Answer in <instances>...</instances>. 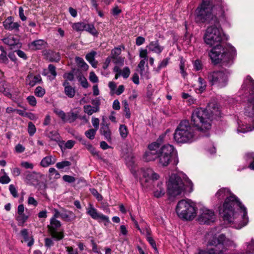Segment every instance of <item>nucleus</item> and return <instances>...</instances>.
Returning a JSON list of instances; mask_svg holds the SVG:
<instances>
[{
	"label": "nucleus",
	"instance_id": "1",
	"mask_svg": "<svg viewBox=\"0 0 254 254\" xmlns=\"http://www.w3.org/2000/svg\"><path fill=\"white\" fill-rule=\"evenodd\" d=\"M227 5L223 0H220L216 6L213 5V0H202L200 6L196 10L195 20L197 23L210 24L212 25L206 30L204 40L207 45L212 46L221 42L224 33L219 24L218 16H223Z\"/></svg>",
	"mask_w": 254,
	"mask_h": 254
},
{
	"label": "nucleus",
	"instance_id": "2",
	"mask_svg": "<svg viewBox=\"0 0 254 254\" xmlns=\"http://www.w3.org/2000/svg\"><path fill=\"white\" fill-rule=\"evenodd\" d=\"M219 199L225 198L220 214L228 223L238 224L237 229L241 228L248 223L247 208L238 198L227 188L219 189L215 194Z\"/></svg>",
	"mask_w": 254,
	"mask_h": 254
},
{
	"label": "nucleus",
	"instance_id": "3",
	"mask_svg": "<svg viewBox=\"0 0 254 254\" xmlns=\"http://www.w3.org/2000/svg\"><path fill=\"white\" fill-rule=\"evenodd\" d=\"M220 115L218 104L211 102L205 108L195 109L192 113L191 122L197 131L202 134V136H208L207 131L211 127V121Z\"/></svg>",
	"mask_w": 254,
	"mask_h": 254
},
{
	"label": "nucleus",
	"instance_id": "4",
	"mask_svg": "<svg viewBox=\"0 0 254 254\" xmlns=\"http://www.w3.org/2000/svg\"><path fill=\"white\" fill-rule=\"evenodd\" d=\"M236 50L232 47H226L222 44H216L209 53L212 62L215 64L222 63L227 65L234 58Z\"/></svg>",
	"mask_w": 254,
	"mask_h": 254
},
{
	"label": "nucleus",
	"instance_id": "5",
	"mask_svg": "<svg viewBox=\"0 0 254 254\" xmlns=\"http://www.w3.org/2000/svg\"><path fill=\"white\" fill-rule=\"evenodd\" d=\"M184 183L181 178L176 174H172L169 178L168 184V193L169 195L175 196L181 194L186 189L189 192L193 190V184L187 178Z\"/></svg>",
	"mask_w": 254,
	"mask_h": 254
},
{
	"label": "nucleus",
	"instance_id": "6",
	"mask_svg": "<svg viewBox=\"0 0 254 254\" xmlns=\"http://www.w3.org/2000/svg\"><path fill=\"white\" fill-rule=\"evenodd\" d=\"M197 138L189 122L186 120L181 122L174 133V138L178 143L191 142Z\"/></svg>",
	"mask_w": 254,
	"mask_h": 254
},
{
	"label": "nucleus",
	"instance_id": "7",
	"mask_svg": "<svg viewBox=\"0 0 254 254\" xmlns=\"http://www.w3.org/2000/svg\"><path fill=\"white\" fill-rule=\"evenodd\" d=\"M235 247L233 242L226 241L225 236L223 234L220 235L218 237L213 236L208 240L205 251L206 254H225L226 249L225 245Z\"/></svg>",
	"mask_w": 254,
	"mask_h": 254
},
{
	"label": "nucleus",
	"instance_id": "8",
	"mask_svg": "<svg viewBox=\"0 0 254 254\" xmlns=\"http://www.w3.org/2000/svg\"><path fill=\"white\" fill-rule=\"evenodd\" d=\"M247 86H249L250 95L248 100L247 105L245 108V115L251 118L253 127H250V129L247 130H241L238 129V132H245L254 129V80L249 75L247 76L244 80L242 88H245Z\"/></svg>",
	"mask_w": 254,
	"mask_h": 254
},
{
	"label": "nucleus",
	"instance_id": "9",
	"mask_svg": "<svg viewBox=\"0 0 254 254\" xmlns=\"http://www.w3.org/2000/svg\"><path fill=\"white\" fill-rule=\"evenodd\" d=\"M176 211L180 218L185 220H192L196 215L194 204L190 200L182 199L179 201Z\"/></svg>",
	"mask_w": 254,
	"mask_h": 254
},
{
	"label": "nucleus",
	"instance_id": "10",
	"mask_svg": "<svg viewBox=\"0 0 254 254\" xmlns=\"http://www.w3.org/2000/svg\"><path fill=\"white\" fill-rule=\"evenodd\" d=\"M177 151L173 145L166 144L161 146L159 143V149L158 150L159 163L163 166H167L173 158L177 157Z\"/></svg>",
	"mask_w": 254,
	"mask_h": 254
},
{
	"label": "nucleus",
	"instance_id": "11",
	"mask_svg": "<svg viewBox=\"0 0 254 254\" xmlns=\"http://www.w3.org/2000/svg\"><path fill=\"white\" fill-rule=\"evenodd\" d=\"M230 74V72L227 69L214 71L208 73L207 78L211 85H216L222 88L227 84L228 78Z\"/></svg>",
	"mask_w": 254,
	"mask_h": 254
},
{
	"label": "nucleus",
	"instance_id": "12",
	"mask_svg": "<svg viewBox=\"0 0 254 254\" xmlns=\"http://www.w3.org/2000/svg\"><path fill=\"white\" fill-rule=\"evenodd\" d=\"M197 220L201 224L209 225L215 221L216 215L212 210L203 207L199 210Z\"/></svg>",
	"mask_w": 254,
	"mask_h": 254
},
{
	"label": "nucleus",
	"instance_id": "13",
	"mask_svg": "<svg viewBox=\"0 0 254 254\" xmlns=\"http://www.w3.org/2000/svg\"><path fill=\"white\" fill-rule=\"evenodd\" d=\"M61 226V223L57 219H50V224L48 225V231L53 239L59 241L64 237V232L58 231Z\"/></svg>",
	"mask_w": 254,
	"mask_h": 254
},
{
	"label": "nucleus",
	"instance_id": "14",
	"mask_svg": "<svg viewBox=\"0 0 254 254\" xmlns=\"http://www.w3.org/2000/svg\"><path fill=\"white\" fill-rule=\"evenodd\" d=\"M159 141H160L158 139L157 141L148 145V150L145 152L143 155V159L145 161L147 162L152 161L158 158V150L159 149Z\"/></svg>",
	"mask_w": 254,
	"mask_h": 254
},
{
	"label": "nucleus",
	"instance_id": "15",
	"mask_svg": "<svg viewBox=\"0 0 254 254\" xmlns=\"http://www.w3.org/2000/svg\"><path fill=\"white\" fill-rule=\"evenodd\" d=\"M24 181L30 185H37L39 184L40 180L43 177V175L40 173L35 172H26L24 174Z\"/></svg>",
	"mask_w": 254,
	"mask_h": 254
},
{
	"label": "nucleus",
	"instance_id": "16",
	"mask_svg": "<svg viewBox=\"0 0 254 254\" xmlns=\"http://www.w3.org/2000/svg\"><path fill=\"white\" fill-rule=\"evenodd\" d=\"M87 214L95 220L101 219L107 223H110L109 218L108 216L98 212L97 210L92 205H90L87 209Z\"/></svg>",
	"mask_w": 254,
	"mask_h": 254
},
{
	"label": "nucleus",
	"instance_id": "17",
	"mask_svg": "<svg viewBox=\"0 0 254 254\" xmlns=\"http://www.w3.org/2000/svg\"><path fill=\"white\" fill-rule=\"evenodd\" d=\"M140 173L143 177L146 179V180H157L159 179V176L152 169L142 168L140 170Z\"/></svg>",
	"mask_w": 254,
	"mask_h": 254
},
{
	"label": "nucleus",
	"instance_id": "18",
	"mask_svg": "<svg viewBox=\"0 0 254 254\" xmlns=\"http://www.w3.org/2000/svg\"><path fill=\"white\" fill-rule=\"evenodd\" d=\"M149 51L157 55H160L164 49V47L160 45L158 40L151 41L146 46Z\"/></svg>",
	"mask_w": 254,
	"mask_h": 254
},
{
	"label": "nucleus",
	"instance_id": "19",
	"mask_svg": "<svg viewBox=\"0 0 254 254\" xmlns=\"http://www.w3.org/2000/svg\"><path fill=\"white\" fill-rule=\"evenodd\" d=\"M12 17H9L3 22V26L6 30L16 32L19 31L20 25L17 22H13L12 20Z\"/></svg>",
	"mask_w": 254,
	"mask_h": 254
},
{
	"label": "nucleus",
	"instance_id": "20",
	"mask_svg": "<svg viewBox=\"0 0 254 254\" xmlns=\"http://www.w3.org/2000/svg\"><path fill=\"white\" fill-rule=\"evenodd\" d=\"M41 81L42 78L40 75L33 76L32 74H29L26 79V84L31 87L40 83Z\"/></svg>",
	"mask_w": 254,
	"mask_h": 254
},
{
	"label": "nucleus",
	"instance_id": "21",
	"mask_svg": "<svg viewBox=\"0 0 254 254\" xmlns=\"http://www.w3.org/2000/svg\"><path fill=\"white\" fill-rule=\"evenodd\" d=\"M63 85L64 88V91L65 94L69 98H73L75 94V89L72 87L70 85L69 83L66 80L64 82Z\"/></svg>",
	"mask_w": 254,
	"mask_h": 254
},
{
	"label": "nucleus",
	"instance_id": "22",
	"mask_svg": "<svg viewBox=\"0 0 254 254\" xmlns=\"http://www.w3.org/2000/svg\"><path fill=\"white\" fill-rule=\"evenodd\" d=\"M100 132L102 135L104 136L105 138L108 141H111V132L109 127L107 124L104 123L102 124L101 127L100 128Z\"/></svg>",
	"mask_w": 254,
	"mask_h": 254
},
{
	"label": "nucleus",
	"instance_id": "23",
	"mask_svg": "<svg viewBox=\"0 0 254 254\" xmlns=\"http://www.w3.org/2000/svg\"><path fill=\"white\" fill-rule=\"evenodd\" d=\"M57 159L54 156H47L43 158L41 162L40 165L43 167H47L49 166L56 163Z\"/></svg>",
	"mask_w": 254,
	"mask_h": 254
},
{
	"label": "nucleus",
	"instance_id": "24",
	"mask_svg": "<svg viewBox=\"0 0 254 254\" xmlns=\"http://www.w3.org/2000/svg\"><path fill=\"white\" fill-rule=\"evenodd\" d=\"M20 234L24 239V242H28L27 246L31 247L33 245L34 239L32 236L29 237L28 233V231L26 229H24L20 231Z\"/></svg>",
	"mask_w": 254,
	"mask_h": 254
},
{
	"label": "nucleus",
	"instance_id": "25",
	"mask_svg": "<svg viewBox=\"0 0 254 254\" xmlns=\"http://www.w3.org/2000/svg\"><path fill=\"white\" fill-rule=\"evenodd\" d=\"M61 217L64 221H69L74 219L75 216L72 212L63 209L61 212Z\"/></svg>",
	"mask_w": 254,
	"mask_h": 254
},
{
	"label": "nucleus",
	"instance_id": "26",
	"mask_svg": "<svg viewBox=\"0 0 254 254\" xmlns=\"http://www.w3.org/2000/svg\"><path fill=\"white\" fill-rule=\"evenodd\" d=\"M3 41L4 44L10 47L16 46L18 44V40L13 36H9L4 38Z\"/></svg>",
	"mask_w": 254,
	"mask_h": 254
},
{
	"label": "nucleus",
	"instance_id": "27",
	"mask_svg": "<svg viewBox=\"0 0 254 254\" xmlns=\"http://www.w3.org/2000/svg\"><path fill=\"white\" fill-rule=\"evenodd\" d=\"M78 114L77 113L70 112L66 114V117L64 122H67L69 123H73L78 118Z\"/></svg>",
	"mask_w": 254,
	"mask_h": 254
},
{
	"label": "nucleus",
	"instance_id": "28",
	"mask_svg": "<svg viewBox=\"0 0 254 254\" xmlns=\"http://www.w3.org/2000/svg\"><path fill=\"white\" fill-rule=\"evenodd\" d=\"M246 251L241 254H254V240L252 239L250 242L246 243Z\"/></svg>",
	"mask_w": 254,
	"mask_h": 254
},
{
	"label": "nucleus",
	"instance_id": "29",
	"mask_svg": "<svg viewBox=\"0 0 254 254\" xmlns=\"http://www.w3.org/2000/svg\"><path fill=\"white\" fill-rule=\"evenodd\" d=\"M28 216L25 215L24 213H17L16 217V220L17 221L18 226H22L24 223L26 221Z\"/></svg>",
	"mask_w": 254,
	"mask_h": 254
},
{
	"label": "nucleus",
	"instance_id": "30",
	"mask_svg": "<svg viewBox=\"0 0 254 254\" xmlns=\"http://www.w3.org/2000/svg\"><path fill=\"white\" fill-rule=\"evenodd\" d=\"M85 113L90 116L94 113L98 112L99 110V107H92L90 105H85L83 107Z\"/></svg>",
	"mask_w": 254,
	"mask_h": 254
},
{
	"label": "nucleus",
	"instance_id": "31",
	"mask_svg": "<svg viewBox=\"0 0 254 254\" xmlns=\"http://www.w3.org/2000/svg\"><path fill=\"white\" fill-rule=\"evenodd\" d=\"M45 42L42 40H37L32 42L31 43V47L32 49L39 50L42 48L44 45Z\"/></svg>",
	"mask_w": 254,
	"mask_h": 254
},
{
	"label": "nucleus",
	"instance_id": "32",
	"mask_svg": "<svg viewBox=\"0 0 254 254\" xmlns=\"http://www.w3.org/2000/svg\"><path fill=\"white\" fill-rule=\"evenodd\" d=\"M84 30L88 32L94 36H97L98 32L95 29L94 26L92 24H87L85 23Z\"/></svg>",
	"mask_w": 254,
	"mask_h": 254
},
{
	"label": "nucleus",
	"instance_id": "33",
	"mask_svg": "<svg viewBox=\"0 0 254 254\" xmlns=\"http://www.w3.org/2000/svg\"><path fill=\"white\" fill-rule=\"evenodd\" d=\"M125 49V47L124 46H121L119 47H116L113 49L111 51V58L114 59L118 58V56L121 54L122 49Z\"/></svg>",
	"mask_w": 254,
	"mask_h": 254
},
{
	"label": "nucleus",
	"instance_id": "34",
	"mask_svg": "<svg viewBox=\"0 0 254 254\" xmlns=\"http://www.w3.org/2000/svg\"><path fill=\"white\" fill-rule=\"evenodd\" d=\"M162 184H158L157 187L158 189L154 192V195L156 197L159 198L164 195L165 191L164 189L162 187Z\"/></svg>",
	"mask_w": 254,
	"mask_h": 254
},
{
	"label": "nucleus",
	"instance_id": "35",
	"mask_svg": "<svg viewBox=\"0 0 254 254\" xmlns=\"http://www.w3.org/2000/svg\"><path fill=\"white\" fill-rule=\"evenodd\" d=\"M47 136L52 140L58 142L60 140V136L56 131H51L49 132Z\"/></svg>",
	"mask_w": 254,
	"mask_h": 254
},
{
	"label": "nucleus",
	"instance_id": "36",
	"mask_svg": "<svg viewBox=\"0 0 254 254\" xmlns=\"http://www.w3.org/2000/svg\"><path fill=\"white\" fill-rule=\"evenodd\" d=\"M75 61L78 65L83 69L87 70L88 68V65L82 58L77 57L75 58Z\"/></svg>",
	"mask_w": 254,
	"mask_h": 254
},
{
	"label": "nucleus",
	"instance_id": "37",
	"mask_svg": "<svg viewBox=\"0 0 254 254\" xmlns=\"http://www.w3.org/2000/svg\"><path fill=\"white\" fill-rule=\"evenodd\" d=\"M120 135L123 139L126 138L128 134V130L126 126L121 125L119 127Z\"/></svg>",
	"mask_w": 254,
	"mask_h": 254
},
{
	"label": "nucleus",
	"instance_id": "38",
	"mask_svg": "<svg viewBox=\"0 0 254 254\" xmlns=\"http://www.w3.org/2000/svg\"><path fill=\"white\" fill-rule=\"evenodd\" d=\"M85 26V23L84 22H77L72 24V28L76 31H82L84 30Z\"/></svg>",
	"mask_w": 254,
	"mask_h": 254
},
{
	"label": "nucleus",
	"instance_id": "39",
	"mask_svg": "<svg viewBox=\"0 0 254 254\" xmlns=\"http://www.w3.org/2000/svg\"><path fill=\"white\" fill-rule=\"evenodd\" d=\"M35 95L39 97H42L45 94V90L41 86H38L34 91Z\"/></svg>",
	"mask_w": 254,
	"mask_h": 254
},
{
	"label": "nucleus",
	"instance_id": "40",
	"mask_svg": "<svg viewBox=\"0 0 254 254\" xmlns=\"http://www.w3.org/2000/svg\"><path fill=\"white\" fill-rule=\"evenodd\" d=\"M198 89L201 92L203 91L206 86V82L204 79L202 77H199L198 79Z\"/></svg>",
	"mask_w": 254,
	"mask_h": 254
},
{
	"label": "nucleus",
	"instance_id": "41",
	"mask_svg": "<svg viewBox=\"0 0 254 254\" xmlns=\"http://www.w3.org/2000/svg\"><path fill=\"white\" fill-rule=\"evenodd\" d=\"M96 131V129L91 128L87 130L85 132V134L87 138L92 140L94 138Z\"/></svg>",
	"mask_w": 254,
	"mask_h": 254
},
{
	"label": "nucleus",
	"instance_id": "42",
	"mask_svg": "<svg viewBox=\"0 0 254 254\" xmlns=\"http://www.w3.org/2000/svg\"><path fill=\"white\" fill-rule=\"evenodd\" d=\"M70 162L68 161H64L61 162H58L56 164V167L59 169H62L65 167H69L71 165Z\"/></svg>",
	"mask_w": 254,
	"mask_h": 254
},
{
	"label": "nucleus",
	"instance_id": "43",
	"mask_svg": "<svg viewBox=\"0 0 254 254\" xmlns=\"http://www.w3.org/2000/svg\"><path fill=\"white\" fill-rule=\"evenodd\" d=\"M123 104L124 105V111L125 112V116L127 118L129 119L130 117V110L128 107V105L127 101L124 100L123 102Z\"/></svg>",
	"mask_w": 254,
	"mask_h": 254
},
{
	"label": "nucleus",
	"instance_id": "44",
	"mask_svg": "<svg viewBox=\"0 0 254 254\" xmlns=\"http://www.w3.org/2000/svg\"><path fill=\"white\" fill-rule=\"evenodd\" d=\"M36 130L35 125L32 122H29L28 125V132L30 136H33Z\"/></svg>",
	"mask_w": 254,
	"mask_h": 254
},
{
	"label": "nucleus",
	"instance_id": "45",
	"mask_svg": "<svg viewBox=\"0 0 254 254\" xmlns=\"http://www.w3.org/2000/svg\"><path fill=\"white\" fill-rule=\"evenodd\" d=\"M169 61V58H167L163 60L158 65L157 68V71H159L162 68L165 67L168 64Z\"/></svg>",
	"mask_w": 254,
	"mask_h": 254
},
{
	"label": "nucleus",
	"instance_id": "46",
	"mask_svg": "<svg viewBox=\"0 0 254 254\" xmlns=\"http://www.w3.org/2000/svg\"><path fill=\"white\" fill-rule=\"evenodd\" d=\"M54 112L56 115H57L60 118H61L63 121H64V120H65L66 114L63 111L58 108H55L54 110Z\"/></svg>",
	"mask_w": 254,
	"mask_h": 254
},
{
	"label": "nucleus",
	"instance_id": "47",
	"mask_svg": "<svg viewBox=\"0 0 254 254\" xmlns=\"http://www.w3.org/2000/svg\"><path fill=\"white\" fill-rule=\"evenodd\" d=\"M26 100L30 106L34 107L36 105L37 101L34 96L31 95L28 96L26 98Z\"/></svg>",
	"mask_w": 254,
	"mask_h": 254
},
{
	"label": "nucleus",
	"instance_id": "48",
	"mask_svg": "<svg viewBox=\"0 0 254 254\" xmlns=\"http://www.w3.org/2000/svg\"><path fill=\"white\" fill-rule=\"evenodd\" d=\"M130 73L129 68L128 67H125L122 70H121V75H122L124 78H127L129 76Z\"/></svg>",
	"mask_w": 254,
	"mask_h": 254
},
{
	"label": "nucleus",
	"instance_id": "49",
	"mask_svg": "<svg viewBox=\"0 0 254 254\" xmlns=\"http://www.w3.org/2000/svg\"><path fill=\"white\" fill-rule=\"evenodd\" d=\"M97 53L95 51H92L89 53L87 54L86 56V59L88 62H91L95 60V57Z\"/></svg>",
	"mask_w": 254,
	"mask_h": 254
},
{
	"label": "nucleus",
	"instance_id": "50",
	"mask_svg": "<svg viewBox=\"0 0 254 254\" xmlns=\"http://www.w3.org/2000/svg\"><path fill=\"white\" fill-rule=\"evenodd\" d=\"M11 180L7 174L3 175V176L0 177V183L2 184H7L10 182Z\"/></svg>",
	"mask_w": 254,
	"mask_h": 254
},
{
	"label": "nucleus",
	"instance_id": "51",
	"mask_svg": "<svg viewBox=\"0 0 254 254\" xmlns=\"http://www.w3.org/2000/svg\"><path fill=\"white\" fill-rule=\"evenodd\" d=\"M63 179L64 181L69 183H72L75 181V179L74 177L65 175L63 177Z\"/></svg>",
	"mask_w": 254,
	"mask_h": 254
},
{
	"label": "nucleus",
	"instance_id": "52",
	"mask_svg": "<svg viewBox=\"0 0 254 254\" xmlns=\"http://www.w3.org/2000/svg\"><path fill=\"white\" fill-rule=\"evenodd\" d=\"M6 55V53H1L0 55V64H7L8 60Z\"/></svg>",
	"mask_w": 254,
	"mask_h": 254
},
{
	"label": "nucleus",
	"instance_id": "53",
	"mask_svg": "<svg viewBox=\"0 0 254 254\" xmlns=\"http://www.w3.org/2000/svg\"><path fill=\"white\" fill-rule=\"evenodd\" d=\"M48 69L50 73L53 76V79H54L57 76L56 67L53 64H50L48 66Z\"/></svg>",
	"mask_w": 254,
	"mask_h": 254
},
{
	"label": "nucleus",
	"instance_id": "54",
	"mask_svg": "<svg viewBox=\"0 0 254 254\" xmlns=\"http://www.w3.org/2000/svg\"><path fill=\"white\" fill-rule=\"evenodd\" d=\"M54 243L52 238H46L45 239V246L47 248H50L54 246Z\"/></svg>",
	"mask_w": 254,
	"mask_h": 254
},
{
	"label": "nucleus",
	"instance_id": "55",
	"mask_svg": "<svg viewBox=\"0 0 254 254\" xmlns=\"http://www.w3.org/2000/svg\"><path fill=\"white\" fill-rule=\"evenodd\" d=\"M91 191L92 194L96 197V198L99 200H101L103 199L102 196L98 192V191L95 189L91 190Z\"/></svg>",
	"mask_w": 254,
	"mask_h": 254
},
{
	"label": "nucleus",
	"instance_id": "56",
	"mask_svg": "<svg viewBox=\"0 0 254 254\" xmlns=\"http://www.w3.org/2000/svg\"><path fill=\"white\" fill-rule=\"evenodd\" d=\"M147 49H141L139 50V57L145 60L147 57Z\"/></svg>",
	"mask_w": 254,
	"mask_h": 254
},
{
	"label": "nucleus",
	"instance_id": "57",
	"mask_svg": "<svg viewBox=\"0 0 254 254\" xmlns=\"http://www.w3.org/2000/svg\"><path fill=\"white\" fill-rule=\"evenodd\" d=\"M89 79L93 83H97L98 82V78L93 71L90 73Z\"/></svg>",
	"mask_w": 254,
	"mask_h": 254
},
{
	"label": "nucleus",
	"instance_id": "58",
	"mask_svg": "<svg viewBox=\"0 0 254 254\" xmlns=\"http://www.w3.org/2000/svg\"><path fill=\"white\" fill-rule=\"evenodd\" d=\"M9 190L11 193V194L12 195V196L14 197H17L18 196L17 190H16V188L13 185H10L9 186Z\"/></svg>",
	"mask_w": 254,
	"mask_h": 254
},
{
	"label": "nucleus",
	"instance_id": "59",
	"mask_svg": "<svg viewBox=\"0 0 254 254\" xmlns=\"http://www.w3.org/2000/svg\"><path fill=\"white\" fill-rule=\"evenodd\" d=\"M21 166L26 169H32L34 167V165L32 163H29L28 162L23 161L21 163Z\"/></svg>",
	"mask_w": 254,
	"mask_h": 254
},
{
	"label": "nucleus",
	"instance_id": "60",
	"mask_svg": "<svg viewBox=\"0 0 254 254\" xmlns=\"http://www.w3.org/2000/svg\"><path fill=\"white\" fill-rule=\"evenodd\" d=\"M49 172L51 175H55V178L56 179L59 178L60 177L59 172L54 168H50L49 170Z\"/></svg>",
	"mask_w": 254,
	"mask_h": 254
},
{
	"label": "nucleus",
	"instance_id": "61",
	"mask_svg": "<svg viewBox=\"0 0 254 254\" xmlns=\"http://www.w3.org/2000/svg\"><path fill=\"white\" fill-rule=\"evenodd\" d=\"M145 42V38L142 36L137 37L135 40V44L137 46H139Z\"/></svg>",
	"mask_w": 254,
	"mask_h": 254
},
{
	"label": "nucleus",
	"instance_id": "62",
	"mask_svg": "<svg viewBox=\"0 0 254 254\" xmlns=\"http://www.w3.org/2000/svg\"><path fill=\"white\" fill-rule=\"evenodd\" d=\"M99 120L98 118H92V123L93 127H95V129L98 130L99 125Z\"/></svg>",
	"mask_w": 254,
	"mask_h": 254
},
{
	"label": "nucleus",
	"instance_id": "63",
	"mask_svg": "<svg viewBox=\"0 0 254 254\" xmlns=\"http://www.w3.org/2000/svg\"><path fill=\"white\" fill-rule=\"evenodd\" d=\"M145 64V60H141L139 64H138V67L140 69V73L141 74H142L143 70H144V65Z\"/></svg>",
	"mask_w": 254,
	"mask_h": 254
},
{
	"label": "nucleus",
	"instance_id": "64",
	"mask_svg": "<svg viewBox=\"0 0 254 254\" xmlns=\"http://www.w3.org/2000/svg\"><path fill=\"white\" fill-rule=\"evenodd\" d=\"M246 160L248 162H252L254 161V153H248L245 155Z\"/></svg>",
	"mask_w": 254,
	"mask_h": 254
}]
</instances>
